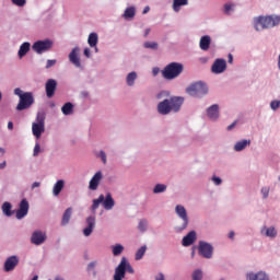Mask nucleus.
<instances>
[{"mask_svg": "<svg viewBox=\"0 0 280 280\" xmlns=\"http://www.w3.org/2000/svg\"><path fill=\"white\" fill-rule=\"evenodd\" d=\"M185 104V98L183 96H172L171 98H165L158 104V113L160 115H170V113H178Z\"/></svg>", "mask_w": 280, "mask_h": 280, "instance_id": "nucleus-1", "label": "nucleus"}, {"mask_svg": "<svg viewBox=\"0 0 280 280\" xmlns=\"http://www.w3.org/2000/svg\"><path fill=\"white\" fill-rule=\"evenodd\" d=\"M280 25V16H258L254 19V27L257 32Z\"/></svg>", "mask_w": 280, "mask_h": 280, "instance_id": "nucleus-2", "label": "nucleus"}, {"mask_svg": "<svg viewBox=\"0 0 280 280\" xmlns=\"http://www.w3.org/2000/svg\"><path fill=\"white\" fill-rule=\"evenodd\" d=\"M14 94L20 97L16 110H27L34 104V94L32 92H23L21 88H16Z\"/></svg>", "mask_w": 280, "mask_h": 280, "instance_id": "nucleus-3", "label": "nucleus"}, {"mask_svg": "<svg viewBox=\"0 0 280 280\" xmlns=\"http://www.w3.org/2000/svg\"><path fill=\"white\" fill-rule=\"evenodd\" d=\"M126 271L129 272V275H135V269L130 262H128V259L122 257L119 265L115 269L114 280H124L126 278Z\"/></svg>", "mask_w": 280, "mask_h": 280, "instance_id": "nucleus-4", "label": "nucleus"}, {"mask_svg": "<svg viewBox=\"0 0 280 280\" xmlns=\"http://www.w3.org/2000/svg\"><path fill=\"white\" fill-rule=\"evenodd\" d=\"M183 63L171 62L164 68L162 75L165 80H175V78H178L183 73Z\"/></svg>", "mask_w": 280, "mask_h": 280, "instance_id": "nucleus-5", "label": "nucleus"}, {"mask_svg": "<svg viewBox=\"0 0 280 280\" xmlns=\"http://www.w3.org/2000/svg\"><path fill=\"white\" fill-rule=\"evenodd\" d=\"M186 93H188V95H191V97H202L203 95H207V93H209V88L207 86V84L199 81L190 84L186 89Z\"/></svg>", "mask_w": 280, "mask_h": 280, "instance_id": "nucleus-6", "label": "nucleus"}, {"mask_svg": "<svg viewBox=\"0 0 280 280\" xmlns=\"http://www.w3.org/2000/svg\"><path fill=\"white\" fill-rule=\"evenodd\" d=\"M36 121L32 124V132L36 139H39L45 132V115L42 113H38L36 116Z\"/></svg>", "mask_w": 280, "mask_h": 280, "instance_id": "nucleus-7", "label": "nucleus"}, {"mask_svg": "<svg viewBox=\"0 0 280 280\" xmlns=\"http://www.w3.org/2000/svg\"><path fill=\"white\" fill-rule=\"evenodd\" d=\"M175 213H177L178 218L183 220V224L175 228L177 233H180L182 231H185V229H187L189 225V217H187V210L182 205H177L175 207Z\"/></svg>", "mask_w": 280, "mask_h": 280, "instance_id": "nucleus-8", "label": "nucleus"}, {"mask_svg": "<svg viewBox=\"0 0 280 280\" xmlns=\"http://www.w3.org/2000/svg\"><path fill=\"white\" fill-rule=\"evenodd\" d=\"M51 47H54L51 39L37 40L32 45V49L35 54H45V51H49Z\"/></svg>", "mask_w": 280, "mask_h": 280, "instance_id": "nucleus-9", "label": "nucleus"}, {"mask_svg": "<svg viewBox=\"0 0 280 280\" xmlns=\"http://www.w3.org/2000/svg\"><path fill=\"white\" fill-rule=\"evenodd\" d=\"M198 252L205 259L213 257V246L205 241L199 242Z\"/></svg>", "mask_w": 280, "mask_h": 280, "instance_id": "nucleus-10", "label": "nucleus"}, {"mask_svg": "<svg viewBox=\"0 0 280 280\" xmlns=\"http://www.w3.org/2000/svg\"><path fill=\"white\" fill-rule=\"evenodd\" d=\"M47 242V233L37 230L33 232L31 236V244H34L35 246H40V244H45Z\"/></svg>", "mask_w": 280, "mask_h": 280, "instance_id": "nucleus-11", "label": "nucleus"}, {"mask_svg": "<svg viewBox=\"0 0 280 280\" xmlns=\"http://www.w3.org/2000/svg\"><path fill=\"white\" fill-rule=\"evenodd\" d=\"M28 211H30V202H27V199H23L20 202V208L16 211L15 218L18 220H23V218H25V215H27Z\"/></svg>", "mask_w": 280, "mask_h": 280, "instance_id": "nucleus-12", "label": "nucleus"}, {"mask_svg": "<svg viewBox=\"0 0 280 280\" xmlns=\"http://www.w3.org/2000/svg\"><path fill=\"white\" fill-rule=\"evenodd\" d=\"M212 73H224L226 71V60L224 59H217L212 67H211Z\"/></svg>", "mask_w": 280, "mask_h": 280, "instance_id": "nucleus-13", "label": "nucleus"}, {"mask_svg": "<svg viewBox=\"0 0 280 280\" xmlns=\"http://www.w3.org/2000/svg\"><path fill=\"white\" fill-rule=\"evenodd\" d=\"M19 266V257L18 256H10L4 261V272H12L14 268Z\"/></svg>", "mask_w": 280, "mask_h": 280, "instance_id": "nucleus-14", "label": "nucleus"}, {"mask_svg": "<svg viewBox=\"0 0 280 280\" xmlns=\"http://www.w3.org/2000/svg\"><path fill=\"white\" fill-rule=\"evenodd\" d=\"M58 88V82L54 79H49L46 82L45 89H46V95L48 98H51L54 95H56V89Z\"/></svg>", "mask_w": 280, "mask_h": 280, "instance_id": "nucleus-15", "label": "nucleus"}, {"mask_svg": "<svg viewBox=\"0 0 280 280\" xmlns=\"http://www.w3.org/2000/svg\"><path fill=\"white\" fill-rule=\"evenodd\" d=\"M80 48L79 47H74L71 52L69 54V60L72 65H74V67H82V63L80 62Z\"/></svg>", "mask_w": 280, "mask_h": 280, "instance_id": "nucleus-16", "label": "nucleus"}, {"mask_svg": "<svg viewBox=\"0 0 280 280\" xmlns=\"http://www.w3.org/2000/svg\"><path fill=\"white\" fill-rule=\"evenodd\" d=\"M101 182H102V172L98 171L91 178L90 184H89V189H91V191L97 190V187H100Z\"/></svg>", "mask_w": 280, "mask_h": 280, "instance_id": "nucleus-17", "label": "nucleus"}, {"mask_svg": "<svg viewBox=\"0 0 280 280\" xmlns=\"http://www.w3.org/2000/svg\"><path fill=\"white\" fill-rule=\"evenodd\" d=\"M86 224L88 226L83 230V235H85V237H89V235L93 233V229H95V217H89L86 219Z\"/></svg>", "mask_w": 280, "mask_h": 280, "instance_id": "nucleus-18", "label": "nucleus"}, {"mask_svg": "<svg viewBox=\"0 0 280 280\" xmlns=\"http://www.w3.org/2000/svg\"><path fill=\"white\" fill-rule=\"evenodd\" d=\"M207 115L209 119H213V120L218 119V117H220V106H218V104L210 106L207 109Z\"/></svg>", "mask_w": 280, "mask_h": 280, "instance_id": "nucleus-19", "label": "nucleus"}, {"mask_svg": "<svg viewBox=\"0 0 280 280\" xmlns=\"http://www.w3.org/2000/svg\"><path fill=\"white\" fill-rule=\"evenodd\" d=\"M196 231H190L186 236L183 237L182 244L183 246H191L194 242H196Z\"/></svg>", "mask_w": 280, "mask_h": 280, "instance_id": "nucleus-20", "label": "nucleus"}, {"mask_svg": "<svg viewBox=\"0 0 280 280\" xmlns=\"http://www.w3.org/2000/svg\"><path fill=\"white\" fill-rule=\"evenodd\" d=\"M199 47L202 51H209V47H211V37L209 35H205L200 38Z\"/></svg>", "mask_w": 280, "mask_h": 280, "instance_id": "nucleus-21", "label": "nucleus"}, {"mask_svg": "<svg viewBox=\"0 0 280 280\" xmlns=\"http://www.w3.org/2000/svg\"><path fill=\"white\" fill-rule=\"evenodd\" d=\"M103 207L106 209V211H110L113 207H115V200L113 199V196L110 194H107L106 197L103 200Z\"/></svg>", "mask_w": 280, "mask_h": 280, "instance_id": "nucleus-22", "label": "nucleus"}, {"mask_svg": "<svg viewBox=\"0 0 280 280\" xmlns=\"http://www.w3.org/2000/svg\"><path fill=\"white\" fill-rule=\"evenodd\" d=\"M247 279H249V280H270L268 275H266V272H264V271H260L257 273H248Z\"/></svg>", "mask_w": 280, "mask_h": 280, "instance_id": "nucleus-23", "label": "nucleus"}, {"mask_svg": "<svg viewBox=\"0 0 280 280\" xmlns=\"http://www.w3.org/2000/svg\"><path fill=\"white\" fill-rule=\"evenodd\" d=\"M32 47V45L30 44V42H24L19 49V58H24V56H27V52L30 51V48Z\"/></svg>", "mask_w": 280, "mask_h": 280, "instance_id": "nucleus-24", "label": "nucleus"}, {"mask_svg": "<svg viewBox=\"0 0 280 280\" xmlns=\"http://www.w3.org/2000/svg\"><path fill=\"white\" fill-rule=\"evenodd\" d=\"M189 4V0H173V10L174 12H180V8H183V5H188Z\"/></svg>", "mask_w": 280, "mask_h": 280, "instance_id": "nucleus-25", "label": "nucleus"}, {"mask_svg": "<svg viewBox=\"0 0 280 280\" xmlns=\"http://www.w3.org/2000/svg\"><path fill=\"white\" fill-rule=\"evenodd\" d=\"M62 189H65V180L59 179L52 188V194L54 196H60V191H62Z\"/></svg>", "mask_w": 280, "mask_h": 280, "instance_id": "nucleus-26", "label": "nucleus"}, {"mask_svg": "<svg viewBox=\"0 0 280 280\" xmlns=\"http://www.w3.org/2000/svg\"><path fill=\"white\" fill-rule=\"evenodd\" d=\"M73 209L72 208H68L66 209L62 219H61V225L62 226H67V224H69V221L71 220V213H72Z\"/></svg>", "mask_w": 280, "mask_h": 280, "instance_id": "nucleus-27", "label": "nucleus"}, {"mask_svg": "<svg viewBox=\"0 0 280 280\" xmlns=\"http://www.w3.org/2000/svg\"><path fill=\"white\" fill-rule=\"evenodd\" d=\"M247 145H250V140H242L235 143L234 150L235 152H242Z\"/></svg>", "mask_w": 280, "mask_h": 280, "instance_id": "nucleus-28", "label": "nucleus"}, {"mask_svg": "<svg viewBox=\"0 0 280 280\" xmlns=\"http://www.w3.org/2000/svg\"><path fill=\"white\" fill-rule=\"evenodd\" d=\"M2 212L4 213V215H7V218H10L14 212H12V203L5 201L2 205Z\"/></svg>", "mask_w": 280, "mask_h": 280, "instance_id": "nucleus-29", "label": "nucleus"}, {"mask_svg": "<svg viewBox=\"0 0 280 280\" xmlns=\"http://www.w3.org/2000/svg\"><path fill=\"white\" fill-rule=\"evenodd\" d=\"M97 33H91L88 38V44L90 45V47H97Z\"/></svg>", "mask_w": 280, "mask_h": 280, "instance_id": "nucleus-30", "label": "nucleus"}, {"mask_svg": "<svg viewBox=\"0 0 280 280\" xmlns=\"http://www.w3.org/2000/svg\"><path fill=\"white\" fill-rule=\"evenodd\" d=\"M264 231H265V235L267 237H277V230L273 226H271V228H264L261 230V233H264Z\"/></svg>", "mask_w": 280, "mask_h": 280, "instance_id": "nucleus-31", "label": "nucleus"}, {"mask_svg": "<svg viewBox=\"0 0 280 280\" xmlns=\"http://www.w3.org/2000/svg\"><path fill=\"white\" fill-rule=\"evenodd\" d=\"M61 112L63 113V115H71L73 113V104L72 103H66L61 107Z\"/></svg>", "mask_w": 280, "mask_h": 280, "instance_id": "nucleus-32", "label": "nucleus"}, {"mask_svg": "<svg viewBox=\"0 0 280 280\" xmlns=\"http://www.w3.org/2000/svg\"><path fill=\"white\" fill-rule=\"evenodd\" d=\"M102 202H104V195H100V197L97 199L93 200L92 211H97V209L100 208V205H102Z\"/></svg>", "mask_w": 280, "mask_h": 280, "instance_id": "nucleus-33", "label": "nucleus"}, {"mask_svg": "<svg viewBox=\"0 0 280 280\" xmlns=\"http://www.w3.org/2000/svg\"><path fill=\"white\" fill-rule=\"evenodd\" d=\"M145 250H148V247L145 245L141 246L136 253V261H139L143 259V255H145Z\"/></svg>", "mask_w": 280, "mask_h": 280, "instance_id": "nucleus-34", "label": "nucleus"}, {"mask_svg": "<svg viewBox=\"0 0 280 280\" xmlns=\"http://www.w3.org/2000/svg\"><path fill=\"white\" fill-rule=\"evenodd\" d=\"M135 80H137V72H130L127 75V84H128V86H135Z\"/></svg>", "mask_w": 280, "mask_h": 280, "instance_id": "nucleus-35", "label": "nucleus"}, {"mask_svg": "<svg viewBox=\"0 0 280 280\" xmlns=\"http://www.w3.org/2000/svg\"><path fill=\"white\" fill-rule=\"evenodd\" d=\"M135 14H136V11L133 7L127 8L124 13V19H133Z\"/></svg>", "mask_w": 280, "mask_h": 280, "instance_id": "nucleus-36", "label": "nucleus"}, {"mask_svg": "<svg viewBox=\"0 0 280 280\" xmlns=\"http://www.w3.org/2000/svg\"><path fill=\"white\" fill-rule=\"evenodd\" d=\"M124 253V247L121 244H117L113 247V255L115 257H119Z\"/></svg>", "mask_w": 280, "mask_h": 280, "instance_id": "nucleus-37", "label": "nucleus"}, {"mask_svg": "<svg viewBox=\"0 0 280 280\" xmlns=\"http://www.w3.org/2000/svg\"><path fill=\"white\" fill-rule=\"evenodd\" d=\"M167 189V186L165 184H158L153 188V194H163Z\"/></svg>", "mask_w": 280, "mask_h": 280, "instance_id": "nucleus-38", "label": "nucleus"}, {"mask_svg": "<svg viewBox=\"0 0 280 280\" xmlns=\"http://www.w3.org/2000/svg\"><path fill=\"white\" fill-rule=\"evenodd\" d=\"M138 229L139 231H141V233H145V231H148V220L145 219L140 220L138 224Z\"/></svg>", "mask_w": 280, "mask_h": 280, "instance_id": "nucleus-39", "label": "nucleus"}, {"mask_svg": "<svg viewBox=\"0 0 280 280\" xmlns=\"http://www.w3.org/2000/svg\"><path fill=\"white\" fill-rule=\"evenodd\" d=\"M144 47L145 49H159V44L155 42H145Z\"/></svg>", "mask_w": 280, "mask_h": 280, "instance_id": "nucleus-40", "label": "nucleus"}, {"mask_svg": "<svg viewBox=\"0 0 280 280\" xmlns=\"http://www.w3.org/2000/svg\"><path fill=\"white\" fill-rule=\"evenodd\" d=\"M192 280H202V271L200 269L192 272Z\"/></svg>", "mask_w": 280, "mask_h": 280, "instance_id": "nucleus-41", "label": "nucleus"}, {"mask_svg": "<svg viewBox=\"0 0 280 280\" xmlns=\"http://www.w3.org/2000/svg\"><path fill=\"white\" fill-rule=\"evenodd\" d=\"M40 154V144L36 143L33 151V156H38Z\"/></svg>", "mask_w": 280, "mask_h": 280, "instance_id": "nucleus-42", "label": "nucleus"}, {"mask_svg": "<svg viewBox=\"0 0 280 280\" xmlns=\"http://www.w3.org/2000/svg\"><path fill=\"white\" fill-rule=\"evenodd\" d=\"M270 106H271V109H272V110H277V108L280 107V101H272V102L270 103Z\"/></svg>", "mask_w": 280, "mask_h": 280, "instance_id": "nucleus-43", "label": "nucleus"}, {"mask_svg": "<svg viewBox=\"0 0 280 280\" xmlns=\"http://www.w3.org/2000/svg\"><path fill=\"white\" fill-rule=\"evenodd\" d=\"M12 3H14V5H19V8H23V5H25L26 1L25 0H12Z\"/></svg>", "mask_w": 280, "mask_h": 280, "instance_id": "nucleus-44", "label": "nucleus"}, {"mask_svg": "<svg viewBox=\"0 0 280 280\" xmlns=\"http://www.w3.org/2000/svg\"><path fill=\"white\" fill-rule=\"evenodd\" d=\"M56 65V59H48L46 63V69H51Z\"/></svg>", "mask_w": 280, "mask_h": 280, "instance_id": "nucleus-45", "label": "nucleus"}, {"mask_svg": "<svg viewBox=\"0 0 280 280\" xmlns=\"http://www.w3.org/2000/svg\"><path fill=\"white\" fill-rule=\"evenodd\" d=\"M233 8H235V4H225L224 5L225 14H229L231 12V10H233Z\"/></svg>", "mask_w": 280, "mask_h": 280, "instance_id": "nucleus-46", "label": "nucleus"}, {"mask_svg": "<svg viewBox=\"0 0 280 280\" xmlns=\"http://www.w3.org/2000/svg\"><path fill=\"white\" fill-rule=\"evenodd\" d=\"M261 194H262L264 198H268V195L270 194V188H268V187L261 188Z\"/></svg>", "mask_w": 280, "mask_h": 280, "instance_id": "nucleus-47", "label": "nucleus"}, {"mask_svg": "<svg viewBox=\"0 0 280 280\" xmlns=\"http://www.w3.org/2000/svg\"><path fill=\"white\" fill-rule=\"evenodd\" d=\"M98 156L101 161H103L104 165H106V153L104 151H101Z\"/></svg>", "mask_w": 280, "mask_h": 280, "instance_id": "nucleus-48", "label": "nucleus"}, {"mask_svg": "<svg viewBox=\"0 0 280 280\" xmlns=\"http://www.w3.org/2000/svg\"><path fill=\"white\" fill-rule=\"evenodd\" d=\"M95 266H97V262L95 261H92L88 265V270L91 271V270H95Z\"/></svg>", "mask_w": 280, "mask_h": 280, "instance_id": "nucleus-49", "label": "nucleus"}, {"mask_svg": "<svg viewBox=\"0 0 280 280\" xmlns=\"http://www.w3.org/2000/svg\"><path fill=\"white\" fill-rule=\"evenodd\" d=\"M212 180H213L214 185H222V179L220 177L214 176V177H212Z\"/></svg>", "mask_w": 280, "mask_h": 280, "instance_id": "nucleus-50", "label": "nucleus"}, {"mask_svg": "<svg viewBox=\"0 0 280 280\" xmlns=\"http://www.w3.org/2000/svg\"><path fill=\"white\" fill-rule=\"evenodd\" d=\"M83 54H84V56H85L86 58H91V49L85 48L84 51H83Z\"/></svg>", "mask_w": 280, "mask_h": 280, "instance_id": "nucleus-51", "label": "nucleus"}, {"mask_svg": "<svg viewBox=\"0 0 280 280\" xmlns=\"http://www.w3.org/2000/svg\"><path fill=\"white\" fill-rule=\"evenodd\" d=\"M155 280H165V276L163 273H159L156 277H155Z\"/></svg>", "mask_w": 280, "mask_h": 280, "instance_id": "nucleus-52", "label": "nucleus"}, {"mask_svg": "<svg viewBox=\"0 0 280 280\" xmlns=\"http://www.w3.org/2000/svg\"><path fill=\"white\" fill-rule=\"evenodd\" d=\"M36 187H40V183L39 182H34L32 184V189H36Z\"/></svg>", "mask_w": 280, "mask_h": 280, "instance_id": "nucleus-53", "label": "nucleus"}, {"mask_svg": "<svg viewBox=\"0 0 280 280\" xmlns=\"http://www.w3.org/2000/svg\"><path fill=\"white\" fill-rule=\"evenodd\" d=\"M236 121L232 122L230 126H228V130H233L236 126Z\"/></svg>", "mask_w": 280, "mask_h": 280, "instance_id": "nucleus-54", "label": "nucleus"}, {"mask_svg": "<svg viewBox=\"0 0 280 280\" xmlns=\"http://www.w3.org/2000/svg\"><path fill=\"white\" fill-rule=\"evenodd\" d=\"M8 129L9 130H14V124L12 121L8 122Z\"/></svg>", "mask_w": 280, "mask_h": 280, "instance_id": "nucleus-55", "label": "nucleus"}, {"mask_svg": "<svg viewBox=\"0 0 280 280\" xmlns=\"http://www.w3.org/2000/svg\"><path fill=\"white\" fill-rule=\"evenodd\" d=\"M150 12V7H145L142 11V14H148Z\"/></svg>", "mask_w": 280, "mask_h": 280, "instance_id": "nucleus-56", "label": "nucleus"}, {"mask_svg": "<svg viewBox=\"0 0 280 280\" xmlns=\"http://www.w3.org/2000/svg\"><path fill=\"white\" fill-rule=\"evenodd\" d=\"M228 62L231 65V63H233V55H229V59H228Z\"/></svg>", "mask_w": 280, "mask_h": 280, "instance_id": "nucleus-57", "label": "nucleus"}, {"mask_svg": "<svg viewBox=\"0 0 280 280\" xmlns=\"http://www.w3.org/2000/svg\"><path fill=\"white\" fill-rule=\"evenodd\" d=\"M150 32H151L150 28H147V30L144 31V37H145V38H147V36H149Z\"/></svg>", "mask_w": 280, "mask_h": 280, "instance_id": "nucleus-58", "label": "nucleus"}, {"mask_svg": "<svg viewBox=\"0 0 280 280\" xmlns=\"http://www.w3.org/2000/svg\"><path fill=\"white\" fill-rule=\"evenodd\" d=\"M229 237L230 240H233V237H235V232H230Z\"/></svg>", "mask_w": 280, "mask_h": 280, "instance_id": "nucleus-59", "label": "nucleus"}, {"mask_svg": "<svg viewBox=\"0 0 280 280\" xmlns=\"http://www.w3.org/2000/svg\"><path fill=\"white\" fill-rule=\"evenodd\" d=\"M0 170H5V162L0 163Z\"/></svg>", "mask_w": 280, "mask_h": 280, "instance_id": "nucleus-60", "label": "nucleus"}, {"mask_svg": "<svg viewBox=\"0 0 280 280\" xmlns=\"http://www.w3.org/2000/svg\"><path fill=\"white\" fill-rule=\"evenodd\" d=\"M153 75H159V69L156 68L153 69Z\"/></svg>", "mask_w": 280, "mask_h": 280, "instance_id": "nucleus-61", "label": "nucleus"}, {"mask_svg": "<svg viewBox=\"0 0 280 280\" xmlns=\"http://www.w3.org/2000/svg\"><path fill=\"white\" fill-rule=\"evenodd\" d=\"M0 154H5V149L4 148H0Z\"/></svg>", "mask_w": 280, "mask_h": 280, "instance_id": "nucleus-62", "label": "nucleus"}, {"mask_svg": "<svg viewBox=\"0 0 280 280\" xmlns=\"http://www.w3.org/2000/svg\"><path fill=\"white\" fill-rule=\"evenodd\" d=\"M55 280H65V279H62V278H60V277H57Z\"/></svg>", "mask_w": 280, "mask_h": 280, "instance_id": "nucleus-63", "label": "nucleus"}, {"mask_svg": "<svg viewBox=\"0 0 280 280\" xmlns=\"http://www.w3.org/2000/svg\"><path fill=\"white\" fill-rule=\"evenodd\" d=\"M191 255H192V257H194V255H196V252H192V254H191Z\"/></svg>", "mask_w": 280, "mask_h": 280, "instance_id": "nucleus-64", "label": "nucleus"}]
</instances>
